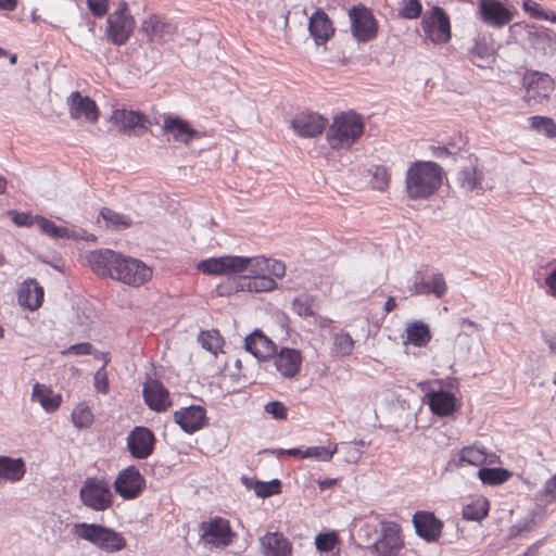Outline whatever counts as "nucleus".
Listing matches in <instances>:
<instances>
[{
  "mask_svg": "<svg viewBox=\"0 0 556 556\" xmlns=\"http://www.w3.org/2000/svg\"><path fill=\"white\" fill-rule=\"evenodd\" d=\"M87 261L98 276L111 278L130 287L143 286L153 275L152 268L141 260L111 249L91 251Z\"/></svg>",
  "mask_w": 556,
  "mask_h": 556,
  "instance_id": "nucleus-1",
  "label": "nucleus"
},
{
  "mask_svg": "<svg viewBox=\"0 0 556 556\" xmlns=\"http://www.w3.org/2000/svg\"><path fill=\"white\" fill-rule=\"evenodd\" d=\"M366 131V118L355 110L341 111L328 122L326 141L331 150L350 151Z\"/></svg>",
  "mask_w": 556,
  "mask_h": 556,
  "instance_id": "nucleus-2",
  "label": "nucleus"
},
{
  "mask_svg": "<svg viewBox=\"0 0 556 556\" xmlns=\"http://www.w3.org/2000/svg\"><path fill=\"white\" fill-rule=\"evenodd\" d=\"M379 536L368 546L375 556H399L404 548V536L402 527L395 521L381 520L378 525L366 523L359 532L369 538L370 533H378Z\"/></svg>",
  "mask_w": 556,
  "mask_h": 556,
  "instance_id": "nucleus-3",
  "label": "nucleus"
},
{
  "mask_svg": "<svg viewBox=\"0 0 556 556\" xmlns=\"http://www.w3.org/2000/svg\"><path fill=\"white\" fill-rule=\"evenodd\" d=\"M73 533L108 553L119 552L127 544L121 532L99 523H75Z\"/></svg>",
  "mask_w": 556,
  "mask_h": 556,
  "instance_id": "nucleus-4",
  "label": "nucleus"
},
{
  "mask_svg": "<svg viewBox=\"0 0 556 556\" xmlns=\"http://www.w3.org/2000/svg\"><path fill=\"white\" fill-rule=\"evenodd\" d=\"M135 28L136 20L130 13L128 3L122 0L118 8L108 14L104 36L108 42L121 47L128 42Z\"/></svg>",
  "mask_w": 556,
  "mask_h": 556,
  "instance_id": "nucleus-5",
  "label": "nucleus"
},
{
  "mask_svg": "<svg viewBox=\"0 0 556 556\" xmlns=\"http://www.w3.org/2000/svg\"><path fill=\"white\" fill-rule=\"evenodd\" d=\"M348 15L351 35L357 42L367 43L377 38L379 22L371 9L359 2L350 7Z\"/></svg>",
  "mask_w": 556,
  "mask_h": 556,
  "instance_id": "nucleus-6",
  "label": "nucleus"
},
{
  "mask_svg": "<svg viewBox=\"0 0 556 556\" xmlns=\"http://www.w3.org/2000/svg\"><path fill=\"white\" fill-rule=\"evenodd\" d=\"M517 14L511 0H477L476 17L484 25L502 28Z\"/></svg>",
  "mask_w": 556,
  "mask_h": 556,
  "instance_id": "nucleus-7",
  "label": "nucleus"
},
{
  "mask_svg": "<svg viewBox=\"0 0 556 556\" xmlns=\"http://www.w3.org/2000/svg\"><path fill=\"white\" fill-rule=\"evenodd\" d=\"M110 122L122 135L139 137L146 134L152 121L142 111L129 109L125 105L112 111Z\"/></svg>",
  "mask_w": 556,
  "mask_h": 556,
  "instance_id": "nucleus-8",
  "label": "nucleus"
},
{
  "mask_svg": "<svg viewBox=\"0 0 556 556\" xmlns=\"http://www.w3.org/2000/svg\"><path fill=\"white\" fill-rule=\"evenodd\" d=\"M81 503L96 511H103L113 505V493L104 478L88 477L79 489Z\"/></svg>",
  "mask_w": 556,
  "mask_h": 556,
  "instance_id": "nucleus-9",
  "label": "nucleus"
},
{
  "mask_svg": "<svg viewBox=\"0 0 556 556\" xmlns=\"http://www.w3.org/2000/svg\"><path fill=\"white\" fill-rule=\"evenodd\" d=\"M420 26L425 36L434 43H445L452 38L450 16L440 5L427 10L422 15Z\"/></svg>",
  "mask_w": 556,
  "mask_h": 556,
  "instance_id": "nucleus-10",
  "label": "nucleus"
},
{
  "mask_svg": "<svg viewBox=\"0 0 556 556\" xmlns=\"http://www.w3.org/2000/svg\"><path fill=\"white\" fill-rule=\"evenodd\" d=\"M253 262V257L223 255L200 261L198 269L205 275H239L248 270Z\"/></svg>",
  "mask_w": 556,
  "mask_h": 556,
  "instance_id": "nucleus-11",
  "label": "nucleus"
},
{
  "mask_svg": "<svg viewBox=\"0 0 556 556\" xmlns=\"http://www.w3.org/2000/svg\"><path fill=\"white\" fill-rule=\"evenodd\" d=\"M146 486V478L135 465L122 469L113 482L115 493L126 501L138 498Z\"/></svg>",
  "mask_w": 556,
  "mask_h": 556,
  "instance_id": "nucleus-12",
  "label": "nucleus"
},
{
  "mask_svg": "<svg viewBox=\"0 0 556 556\" xmlns=\"http://www.w3.org/2000/svg\"><path fill=\"white\" fill-rule=\"evenodd\" d=\"M518 29L526 31V39L535 54L546 55L556 45V34L543 25L515 23L509 27V30L514 33Z\"/></svg>",
  "mask_w": 556,
  "mask_h": 556,
  "instance_id": "nucleus-13",
  "label": "nucleus"
},
{
  "mask_svg": "<svg viewBox=\"0 0 556 556\" xmlns=\"http://www.w3.org/2000/svg\"><path fill=\"white\" fill-rule=\"evenodd\" d=\"M154 432L144 426H136L126 438V446L130 456L143 460L150 457L156 445Z\"/></svg>",
  "mask_w": 556,
  "mask_h": 556,
  "instance_id": "nucleus-14",
  "label": "nucleus"
},
{
  "mask_svg": "<svg viewBox=\"0 0 556 556\" xmlns=\"http://www.w3.org/2000/svg\"><path fill=\"white\" fill-rule=\"evenodd\" d=\"M162 129L164 135H167L168 138L172 137L174 142L186 146H189L202 135L188 119L173 113L164 114Z\"/></svg>",
  "mask_w": 556,
  "mask_h": 556,
  "instance_id": "nucleus-15",
  "label": "nucleus"
},
{
  "mask_svg": "<svg viewBox=\"0 0 556 556\" xmlns=\"http://www.w3.org/2000/svg\"><path fill=\"white\" fill-rule=\"evenodd\" d=\"M416 534L429 544L438 543L444 522L430 510H416L412 518Z\"/></svg>",
  "mask_w": 556,
  "mask_h": 556,
  "instance_id": "nucleus-16",
  "label": "nucleus"
},
{
  "mask_svg": "<svg viewBox=\"0 0 556 556\" xmlns=\"http://www.w3.org/2000/svg\"><path fill=\"white\" fill-rule=\"evenodd\" d=\"M328 119L317 112H300L290 121V127L301 138H315L326 132Z\"/></svg>",
  "mask_w": 556,
  "mask_h": 556,
  "instance_id": "nucleus-17",
  "label": "nucleus"
},
{
  "mask_svg": "<svg viewBox=\"0 0 556 556\" xmlns=\"http://www.w3.org/2000/svg\"><path fill=\"white\" fill-rule=\"evenodd\" d=\"M202 540L205 543L211 544L213 546H228L232 543V539L236 533L232 531L230 523L227 519L223 517H214L208 521H204L201 523Z\"/></svg>",
  "mask_w": 556,
  "mask_h": 556,
  "instance_id": "nucleus-18",
  "label": "nucleus"
},
{
  "mask_svg": "<svg viewBox=\"0 0 556 556\" xmlns=\"http://www.w3.org/2000/svg\"><path fill=\"white\" fill-rule=\"evenodd\" d=\"M253 276H237L235 278V286L229 290H224L223 286H218V295H225L231 291H250V292H267L277 288V282L274 278L266 274H257L256 270L251 269Z\"/></svg>",
  "mask_w": 556,
  "mask_h": 556,
  "instance_id": "nucleus-19",
  "label": "nucleus"
},
{
  "mask_svg": "<svg viewBox=\"0 0 556 556\" xmlns=\"http://www.w3.org/2000/svg\"><path fill=\"white\" fill-rule=\"evenodd\" d=\"M173 418L180 429L188 434L203 429L208 424L206 409L202 405L181 407L174 413Z\"/></svg>",
  "mask_w": 556,
  "mask_h": 556,
  "instance_id": "nucleus-20",
  "label": "nucleus"
},
{
  "mask_svg": "<svg viewBox=\"0 0 556 556\" xmlns=\"http://www.w3.org/2000/svg\"><path fill=\"white\" fill-rule=\"evenodd\" d=\"M271 358L276 370L283 378H294L301 371L303 357L301 351L298 349L282 346L278 350L277 348Z\"/></svg>",
  "mask_w": 556,
  "mask_h": 556,
  "instance_id": "nucleus-21",
  "label": "nucleus"
},
{
  "mask_svg": "<svg viewBox=\"0 0 556 556\" xmlns=\"http://www.w3.org/2000/svg\"><path fill=\"white\" fill-rule=\"evenodd\" d=\"M307 29L316 47H326L336 31L332 20L320 8H317L309 16Z\"/></svg>",
  "mask_w": 556,
  "mask_h": 556,
  "instance_id": "nucleus-22",
  "label": "nucleus"
},
{
  "mask_svg": "<svg viewBox=\"0 0 556 556\" xmlns=\"http://www.w3.org/2000/svg\"><path fill=\"white\" fill-rule=\"evenodd\" d=\"M426 399L430 410L438 417L452 416L460 408V403L455 394L442 388L439 390L430 389L426 393Z\"/></svg>",
  "mask_w": 556,
  "mask_h": 556,
  "instance_id": "nucleus-23",
  "label": "nucleus"
},
{
  "mask_svg": "<svg viewBox=\"0 0 556 556\" xmlns=\"http://www.w3.org/2000/svg\"><path fill=\"white\" fill-rule=\"evenodd\" d=\"M67 105L72 119L85 118L89 123H96L100 117L97 102L89 96H83L79 91H73L70 94Z\"/></svg>",
  "mask_w": 556,
  "mask_h": 556,
  "instance_id": "nucleus-24",
  "label": "nucleus"
},
{
  "mask_svg": "<svg viewBox=\"0 0 556 556\" xmlns=\"http://www.w3.org/2000/svg\"><path fill=\"white\" fill-rule=\"evenodd\" d=\"M142 396L147 406L153 412L163 413L172 406L169 391L159 379H149L144 382Z\"/></svg>",
  "mask_w": 556,
  "mask_h": 556,
  "instance_id": "nucleus-25",
  "label": "nucleus"
},
{
  "mask_svg": "<svg viewBox=\"0 0 556 556\" xmlns=\"http://www.w3.org/2000/svg\"><path fill=\"white\" fill-rule=\"evenodd\" d=\"M244 349L260 362H266L276 353V343L261 329H255L244 338Z\"/></svg>",
  "mask_w": 556,
  "mask_h": 556,
  "instance_id": "nucleus-26",
  "label": "nucleus"
},
{
  "mask_svg": "<svg viewBox=\"0 0 556 556\" xmlns=\"http://www.w3.org/2000/svg\"><path fill=\"white\" fill-rule=\"evenodd\" d=\"M406 191L412 199H426L442 185L444 176H405Z\"/></svg>",
  "mask_w": 556,
  "mask_h": 556,
  "instance_id": "nucleus-27",
  "label": "nucleus"
},
{
  "mask_svg": "<svg viewBox=\"0 0 556 556\" xmlns=\"http://www.w3.org/2000/svg\"><path fill=\"white\" fill-rule=\"evenodd\" d=\"M468 51L472 63L480 68H492L495 63V49L491 36L475 38V43Z\"/></svg>",
  "mask_w": 556,
  "mask_h": 556,
  "instance_id": "nucleus-28",
  "label": "nucleus"
},
{
  "mask_svg": "<svg viewBox=\"0 0 556 556\" xmlns=\"http://www.w3.org/2000/svg\"><path fill=\"white\" fill-rule=\"evenodd\" d=\"M264 556H291L292 544L280 532H267L260 539Z\"/></svg>",
  "mask_w": 556,
  "mask_h": 556,
  "instance_id": "nucleus-29",
  "label": "nucleus"
},
{
  "mask_svg": "<svg viewBox=\"0 0 556 556\" xmlns=\"http://www.w3.org/2000/svg\"><path fill=\"white\" fill-rule=\"evenodd\" d=\"M419 273H416V280L409 287L412 294H434L435 298L441 299L445 295L447 287L444 276L441 273L433 274L430 280H418Z\"/></svg>",
  "mask_w": 556,
  "mask_h": 556,
  "instance_id": "nucleus-30",
  "label": "nucleus"
},
{
  "mask_svg": "<svg viewBox=\"0 0 556 556\" xmlns=\"http://www.w3.org/2000/svg\"><path fill=\"white\" fill-rule=\"evenodd\" d=\"M406 340L405 344H412L414 346L424 348L432 338L430 327L422 320H413L406 324L405 327Z\"/></svg>",
  "mask_w": 556,
  "mask_h": 556,
  "instance_id": "nucleus-31",
  "label": "nucleus"
},
{
  "mask_svg": "<svg viewBox=\"0 0 556 556\" xmlns=\"http://www.w3.org/2000/svg\"><path fill=\"white\" fill-rule=\"evenodd\" d=\"M33 400L37 401L47 413H54L62 403V395L50 387L36 382L33 387Z\"/></svg>",
  "mask_w": 556,
  "mask_h": 556,
  "instance_id": "nucleus-32",
  "label": "nucleus"
},
{
  "mask_svg": "<svg viewBox=\"0 0 556 556\" xmlns=\"http://www.w3.org/2000/svg\"><path fill=\"white\" fill-rule=\"evenodd\" d=\"M43 295V288L35 279H29L18 292V302L34 311L41 306Z\"/></svg>",
  "mask_w": 556,
  "mask_h": 556,
  "instance_id": "nucleus-33",
  "label": "nucleus"
},
{
  "mask_svg": "<svg viewBox=\"0 0 556 556\" xmlns=\"http://www.w3.org/2000/svg\"><path fill=\"white\" fill-rule=\"evenodd\" d=\"M26 472V466L23 458H12L10 456H0V482H17L23 479Z\"/></svg>",
  "mask_w": 556,
  "mask_h": 556,
  "instance_id": "nucleus-34",
  "label": "nucleus"
},
{
  "mask_svg": "<svg viewBox=\"0 0 556 556\" xmlns=\"http://www.w3.org/2000/svg\"><path fill=\"white\" fill-rule=\"evenodd\" d=\"M36 224L39 226L43 233L50 236L51 238L74 240L81 238L78 230H71L66 227L58 226L54 222L40 215H36Z\"/></svg>",
  "mask_w": 556,
  "mask_h": 556,
  "instance_id": "nucleus-35",
  "label": "nucleus"
},
{
  "mask_svg": "<svg viewBox=\"0 0 556 556\" xmlns=\"http://www.w3.org/2000/svg\"><path fill=\"white\" fill-rule=\"evenodd\" d=\"M552 77L544 72L529 70L526 71L522 77V86L527 90L531 89H543L544 91H548L553 87Z\"/></svg>",
  "mask_w": 556,
  "mask_h": 556,
  "instance_id": "nucleus-36",
  "label": "nucleus"
},
{
  "mask_svg": "<svg viewBox=\"0 0 556 556\" xmlns=\"http://www.w3.org/2000/svg\"><path fill=\"white\" fill-rule=\"evenodd\" d=\"M490 502L486 498H479L463 507L462 516L467 521L480 522L488 517Z\"/></svg>",
  "mask_w": 556,
  "mask_h": 556,
  "instance_id": "nucleus-37",
  "label": "nucleus"
},
{
  "mask_svg": "<svg viewBox=\"0 0 556 556\" xmlns=\"http://www.w3.org/2000/svg\"><path fill=\"white\" fill-rule=\"evenodd\" d=\"M511 477V472L503 467H480L478 478L483 484L500 485Z\"/></svg>",
  "mask_w": 556,
  "mask_h": 556,
  "instance_id": "nucleus-38",
  "label": "nucleus"
},
{
  "mask_svg": "<svg viewBox=\"0 0 556 556\" xmlns=\"http://www.w3.org/2000/svg\"><path fill=\"white\" fill-rule=\"evenodd\" d=\"M488 459V454L482 447H478L476 444L465 446L459 452V465L468 464L472 466H481Z\"/></svg>",
  "mask_w": 556,
  "mask_h": 556,
  "instance_id": "nucleus-39",
  "label": "nucleus"
},
{
  "mask_svg": "<svg viewBox=\"0 0 556 556\" xmlns=\"http://www.w3.org/2000/svg\"><path fill=\"white\" fill-rule=\"evenodd\" d=\"M530 127L547 138L556 137V123L549 116L533 115L528 118Z\"/></svg>",
  "mask_w": 556,
  "mask_h": 556,
  "instance_id": "nucleus-40",
  "label": "nucleus"
},
{
  "mask_svg": "<svg viewBox=\"0 0 556 556\" xmlns=\"http://www.w3.org/2000/svg\"><path fill=\"white\" fill-rule=\"evenodd\" d=\"M99 216L106 223V227L114 230L126 229L131 225L130 217L117 213L109 207L101 208Z\"/></svg>",
  "mask_w": 556,
  "mask_h": 556,
  "instance_id": "nucleus-41",
  "label": "nucleus"
},
{
  "mask_svg": "<svg viewBox=\"0 0 556 556\" xmlns=\"http://www.w3.org/2000/svg\"><path fill=\"white\" fill-rule=\"evenodd\" d=\"M199 342L206 351L213 354H217L224 344V339L219 331L216 329L205 331L202 330L199 334Z\"/></svg>",
  "mask_w": 556,
  "mask_h": 556,
  "instance_id": "nucleus-42",
  "label": "nucleus"
},
{
  "mask_svg": "<svg viewBox=\"0 0 556 556\" xmlns=\"http://www.w3.org/2000/svg\"><path fill=\"white\" fill-rule=\"evenodd\" d=\"M167 24L163 22L159 15L151 14L141 23L140 30L144 33L150 39L154 36H162L167 30Z\"/></svg>",
  "mask_w": 556,
  "mask_h": 556,
  "instance_id": "nucleus-43",
  "label": "nucleus"
},
{
  "mask_svg": "<svg viewBox=\"0 0 556 556\" xmlns=\"http://www.w3.org/2000/svg\"><path fill=\"white\" fill-rule=\"evenodd\" d=\"M73 425L78 429H87L93 422V414L90 407L84 403H79L72 413Z\"/></svg>",
  "mask_w": 556,
  "mask_h": 556,
  "instance_id": "nucleus-44",
  "label": "nucleus"
},
{
  "mask_svg": "<svg viewBox=\"0 0 556 556\" xmlns=\"http://www.w3.org/2000/svg\"><path fill=\"white\" fill-rule=\"evenodd\" d=\"M404 174H446L434 161L416 160L409 164Z\"/></svg>",
  "mask_w": 556,
  "mask_h": 556,
  "instance_id": "nucleus-45",
  "label": "nucleus"
},
{
  "mask_svg": "<svg viewBox=\"0 0 556 556\" xmlns=\"http://www.w3.org/2000/svg\"><path fill=\"white\" fill-rule=\"evenodd\" d=\"M355 341L352 336L344 330H341L333 336V346L337 355L349 356L354 350Z\"/></svg>",
  "mask_w": 556,
  "mask_h": 556,
  "instance_id": "nucleus-46",
  "label": "nucleus"
},
{
  "mask_svg": "<svg viewBox=\"0 0 556 556\" xmlns=\"http://www.w3.org/2000/svg\"><path fill=\"white\" fill-rule=\"evenodd\" d=\"M255 495L261 498H268L270 496L281 493L282 483L279 479H273L270 481H254Z\"/></svg>",
  "mask_w": 556,
  "mask_h": 556,
  "instance_id": "nucleus-47",
  "label": "nucleus"
},
{
  "mask_svg": "<svg viewBox=\"0 0 556 556\" xmlns=\"http://www.w3.org/2000/svg\"><path fill=\"white\" fill-rule=\"evenodd\" d=\"M339 542V535L336 531L320 532L315 536L316 549L320 553H329Z\"/></svg>",
  "mask_w": 556,
  "mask_h": 556,
  "instance_id": "nucleus-48",
  "label": "nucleus"
},
{
  "mask_svg": "<svg viewBox=\"0 0 556 556\" xmlns=\"http://www.w3.org/2000/svg\"><path fill=\"white\" fill-rule=\"evenodd\" d=\"M402 7L397 10V17L415 20L422 14V4L419 0H401Z\"/></svg>",
  "mask_w": 556,
  "mask_h": 556,
  "instance_id": "nucleus-49",
  "label": "nucleus"
},
{
  "mask_svg": "<svg viewBox=\"0 0 556 556\" xmlns=\"http://www.w3.org/2000/svg\"><path fill=\"white\" fill-rule=\"evenodd\" d=\"M337 445L329 446H308L304 450V458H313L319 462H330L337 453Z\"/></svg>",
  "mask_w": 556,
  "mask_h": 556,
  "instance_id": "nucleus-50",
  "label": "nucleus"
},
{
  "mask_svg": "<svg viewBox=\"0 0 556 556\" xmlns=\"http://www.w3.org/2000/svg\"><path fill=\"white\" fill-rule=\"evenodd\" d=\"M257 266L261 267L262 271H267L269 275L276 278H282L286 274V265L281 261L262 257L261 261L254 258Z\"/></svg>",
  "mask_w": 556,
  "mask_h": 556,
  "instance_id": "nucleus-51",
  "label": "nucleus"
},
{
  "mask_svg": "<svg viewBox=\"0 0 556 556\" xmlns=\"http://www.w3.org/2000/svg\"><path fill=\"white\" fill-rule=\"evenodd\" d=\"M483 176H455V184L459 185L466 192L479 194L483 189Z\"/></svg>",
  "mask_w": 556,
  "mask_h": 556,
  "instance_id": "nucleus-52",
  "label": "nucleus"
},
{
  "mask_svg": "<svg viewBox=\"0 0 556 556\" xmlns=\"http://www.w3.org/2000/svg\"><path fill=\"white\" fill-rule=\"evenodd\" d=\"M264 410L270 415L274 419L286 420L288 417V408L280 401H270L265 404Z\"/></svg>",
  "mask_w": 556,
  "mask_h": 556,
  "instance_id": "nucleus-53",
  "label": "nucleus"
},
{
  "mask_svg": "<svg viewBox=\"0 0 556 556\" xmlns=\"http://www.w3.org/2000/svg\"><path fill=\"white\" fill-rule=\"evenodd\" d=\"M86 2L94 18H102L109 14L110 0H86Z\"/></svg>",
  "mask_w": 556,
  "mask_h": 556,
  "instance_id": "nucleus-54",
  "label": "nucleus"
},
{
  "mask_svg": "<svg viewBox=\"0 0 556 556\" xmlns=\"http://www.w3.org/2000/svg\"><path fill=\"white\" fill-rule=\"evenodd\" d=\"M9 216L17 227H31L36 223V216L26 212L11 210Z\"/></svg>",
  "mask_w": 556,
  "mask_h": 556,
  "instance_id": "nucleus-55",
  "label": "nucleus"
},
{
  "mask_svg": "<svg viewBox=\"0 0 556 556\" xmlns=\"http://www.w3.org/2000/svg\"><path fill=\"white\" fill-rule=\"evenodd\" d=\"M292 307L299 316L309 317L314 315V312L312 309V301L309 300L308 296L295 298L292 302Z\"/></svg>",
  "mask_w": 556,
  "mask_h": 556,
  "instance_id": "nucleus-56",
  "label": "nucleus"
},
{
  "mask_svg": "<svg viewBox=\"0 0 556 556\" xmlns=\"http://www.w3.org/2000/svg\"><path fill=\"white\" fill-rule=\"evenodd\" d=\"M93 346L89 342L75 343L62 351V355H90Z\"/></svg>",
  "mask_w": 556,
  "mask_h": 556,
  "instance_id": "nucleus-57",
  "label": "nucleus"
},
{
  "mask_svg": "<svg viewBox=\"0 0 556 556\" xmlns=\"http://www.w3.org/2000/svg\"><path fill=\"white\" fill-rule=\"evenodd\" d=\"M109 379L104 366L101 367L94 375V389L97 392L106 394L109 392Z\"/></svg>",
  "mask_w": 556,
  "mask_h": 556,
  "instance_id": "nucleus-58",
  "label": "nucleus"
},
{
  "mask_svg": "<svg viewBox=\"0 0 556 556\" xmlns=\"http://www.w3.org/2000/svg\"><path fill=\"white\" fill-rule=\"evenodd\" d=\"M521 7L526 14L533 20H538L544 10V8L535 0H522Z\"/></svg>",
  "mask_w": 556,
  "mask_h": 556,
  "instance_id": "nucleus-59",
  "label": "nucleus"
},
{
  "mask_svg": "<svg viewBox=\"0 0 556 556\" xmlns=\"http://www.w3.org/2000/svg\"><path fill=\"white\" fill-rule=\"evenodd\" d=\"M368 185L372 190L383 191L389 187L390 176H368Z\"/></svg>",
  "mask_w": 556,
  "mask_h": 556,
  "instance_id": "nucleus-60",
  "label": "nucleus"
},
{
  "mask_svg": "<svg viewBox=\"0 0 556 556\" xmlns=\"http://www.w3.org/2000/svg\"><path fill=\"white\" fill-rule=\"evenodd\" d=\"M544 283L547 288V293L556 298V267L552 269L544 279Z\"/></svg>",
  "mask_w": 556,
  "mask_h": 556,
  "instance_id": "nucleus-61",
  "label": "nucleus"
},
{
  "mask_svg": "<svg viewBox=\"0 0 556 556\" xmlns=\"http://www.w3.org/2000/svg\"><path fill=\"white\" fill-rule=\"evenodd\" d=\"M429 150L435 159H447L453 156V153L445 146H429Z\"/></svg>",
  "mask_w": 556,
  "mask_h": 556,
  "instance_id": "nucleus-62",
  "label": "nucleus"
},
{
  "mask_svg": "<svg viewBox=\"0 0 556 556\" xmlns=\"http://www.w3.org/2000/svg\"><path fill=\"white\" fill-rule=\"evenodd\" d=\"M544 492L551 498L556 500V473L545 482Z\"/></svg>",
  "mask_w": 556,
  "mask_h": 556,
  "instance_id": "nucleus-63",
  "label": "nucleus"
},
{
  "mask_svg": "<svg viewBox=\"0 0 556 556\" xmlns=\"http://www.w3.org/2000/svg\"><path fill=\"white\" fill-rule=\"evenodd\" d=\"M304 450L301 447H292V448H279L277 450L278 455L292 456L296 458H304L303 455Z\"/></svg>",
  "mask_w": 556,
  "mask_h": 556,
  "instance_id": "nucleus-64",
  "label": "nucleus"
}]
</instances>
